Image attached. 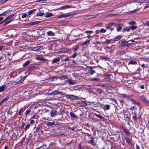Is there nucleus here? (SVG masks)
<instances>
[{
  "label": "nucleus",
  "instance_id": "nucleus-1",
  "mask_svg": "<svg viewBox=\"0 0 149 149\" xmlns=\"http://www.w3.org/2000/svg\"><path fill=\"white\" fill-rule=\"evenodd\" d=\"M44 47L42 46H38L33 47L32 49L33 51L39 52L43 49Z\"/></svg>",
  "mask_w": 149,
  "mask_h": 149
},
{
  "label": "nucleus",
  "instance_id": "nucleus-2",
  "mask_svg": "<svg viewBox=\"0 0 149 149\" xmlns=\"http://www.w3.org/2000/svg\"><path fill=\"white\" fill-rule=\"evenodd\" d=\"M68 99L72 100H80L81 99V98H80V97L78 96H76L73 95H68Z\"/></svg>",
  "mask_w": 149,
  "mask_h": 149
},
{
  "label": "nucleus",
  "instance_id": "nucleus-3",
  "mask_svg": "<svg viewBox=\"0 0 149 149\" xmlns=\"http://www.w3.org/2000/svg\"><path fill=\"white\" fill-rule=\"evenodd\" d=\"M58 94H63L61 92H59L57 90H55L53 91L49 94L50 95H56Z\"/></svg>",
  "mask_w": 149,
  "mask_h": 149
},
{
  "label": "nucleus",
  "instance_id": "nucleus-4",
  "mask_svg": "<svg viewBox=\"0 0 149 149\" xmlns=\"http://www.w3.org/2000/svg\"><path fill=\"white\" fill-rule=\"evenodd\" d=\"M57 122H55V121H53L52 122H48L47 123V126H51L52 125H58Z\"/></svg>",
  "mask_w": 149,
  "mask_h": 149
},
{
  "label": "nucleus",
  "instance_id": "nucleus-5",
  "mask_svg": "<svg viewBox=\"0 0 149 149\" xmlns=\"http://www.w3.org/2000/svg\"><path fill=\"white\" fill-rule=\"evenodd\" d=\"M124 139L129 146H130L132 145L131 142L132 140H130L129 138L127 137H125Z\"/></svg>",
  "mask_w": 149,
  "mask_h": 149
},
{
  "label": "nucleus",
  "instance_id": "nucleus-6",
  "mask_svg": "<svg viewBox=\"0 0 149 149\" xmlns=\"http://www.w3.org/2000/svg\"><path fill=\"white\" fill-rule=\"evenodd\" d=\"M133 2H136L139 3H143L144 2H149V0H135Z\"/></svg>",
  "mask_w": 149,
  "mask_h": 149
},
{
  "label": "nucleus",
  "instance_id": "nucleus-7",
  "mask_svg": "<svg viewBox=\"0 0 149 149\" xmlns=\"http://www.w3.org/2000/svg\"><path fill=\"white\" fill-rule=\"evenodd\" d=\"M123 26V25L122 24H119L118 25V27H117L116 30L118 32H119L122 29V27Z\"/></svg>",
  "mask_w": 149,
  "mask_h": 149
},
{
  "label": "nucleus",
  "instance_id": "nucleus-8",
  "mask_svg": "<svg viewBox=\"0 0 149 149\" xmlns=\"http://www.w3.org/2000/svg\"><path fill=\"white\" fill-rule=\"evenodd\" d=\"M123 130L127 136H129L130 135V133L127 129L124 128H123Z\"/></svg>",
  "mask_w": 149,
  "mask_h": 149
},
{
  "label": "nucleus",
  "instance_id": "nucleus-9",
  "mask_svg": "<svg viewBox=\"0 0 149 149\" xmlns=\"http://www.w3.org/2000/svg\"><path fill=\"white\" fill-rule=\"evenodd\" d=\"M91 139L88 141V143L91 144L93 146H94L95 143L94 142V138L93 137H91Z\"/></svg>",
  "mask_w": 149,
  "mask_h": 149
},
{
  "label": "nucleus",
  "instance_id": "nucleus-10",
  "mask_svg": "<svg viewBox=\"0 0 149 149\" xmlns=\"http://www.w3.org/2000/svg\"><path fill=\"white\" fill-rule=\"evenodd\" d=\"M60 60V57L55 58H54L52 61V63H55L59 62Z\"/></svg>",
  "mask_w": 149,
  "mask_h": 149
},
{
  "label": "nucleus",
  "instance_id": "nucleus-11",
  "mask_svg": "<svg viewBox=\"0 0 149 149\" xmlns=\"http://www.w3.org/2000/svg\"><path fill=\"white\" fill-rule=\"evenodd\" d=\"M46 34L49 36H54L55 35L56 33L51 31H49L46 33Z\"/></svg>",
  "mask_w": 149,
  "mask_h": 149
},
{
  "label": "nucleus",
  "instance_id": "nucleus-12",
  "mask_svg": "<svg viewBox=\"0 0 149 149\" xmlns=\"http://www.w3.org/2000/svg\"><path fill=\"white\" fill-rule=\"evenodd\" d=\"M17 75V71H13L11 72L10 77L14 78Z\"/></svg>",
  "mask_w": 149,
  "mask_h": 149
},
{
  "label": "nucleus",
  "instance_id": "nucleus-13",
  "mask_svg": "<svg viewBox=\"0 0 149 149\" xmlns=\"http://www.w3.org/2000/svg\"><path fill=\"white\" fill-rule=\"evenodd\" d=\"M140 99L143 102H148V101L143 96H141L140 97Z\"/></svg>",
  "mask_w": 149,
  "mask_h": 149
},
{
  "label": "nucleus",
  "instance_id": "nucleus-14",
  "mask_svg": "<svg viewBox=\"0 0 149 149\" xmlns=\"http://www.w3.org/2000/svg\"><path fill=\"white\" fill-rule=\"evenodd\" d=\"M69 50V49L67 48H62L60 51V53H65L67 52Z\"/></svg>",
  "mask_w": 149,
  "mask_h": 149
},
{
  "label": "nucleus",
  "instance_id": "nucleus-15",
  "mask_svg": "<svg viewBox=\"0 0 149 149\" xmlns=\"http://www.w3.org/2000/svg\"><path fill=\"white\" fill-rule=\"evenodd\" d=\"M110 104H106L104 105L103 107V109L104 111L106 110H109L110 109Z\"/></svg>",
  "mask_w": 149,
  "mask_h": 149
},
{
  "label": "nucleus",
  "instance_id": "nucleus-16",
  "mask_svg": "<svg viewBox=\"0 0 149 149\" xmlns=\"http://www.w3.org/2000/svg\"><path fill=\"white\" fill-rule=\"evenodd\" d=\"M122 36L120 35H118L116 36L115 38H113V41H117L120 40L122 38Z\"/></svg>",
  "mask_w": 149,
  "mask_h": 149
},
{
  "label": "nucleus",
  "instance_id": "nucleus-17",
  "mask_svg": "<svg viewBox=\"0 0 149 149\" xmlns=\"http://www.w3.org/2000/svg\"><path fill=\"white\" fill-rule=\"evenodd\" d=\"M70 5H66L65 6H63L62 7H61L59 8H58L56 10H63L64 9L68 8H70Z\"/></svg>",
  "mask_w": 149,
  "mask_h": 149
},
{
  "label": "nucleus",
  "instance_id": "nucleus-18",
  "mask_svg": "<svg viewBox=\"0 0 149 149\" xmlns=\"http://www.w3.org/2000/svg\"><path fill=\"white\" fill-rule=\"evenodd\" d=\"M57 112L56 111H51L50 112L51 116L54 117L57 115Z\"/></svg>",
  "mask_w": 149,
  "mask_h": 149
},
{
  "label": "nucleus",
  "instance_id": "nucleus-19",
  "mask_svg": "<svg viewBox=\"0 0 149 149\" xmlns=\"http://www.w3.org/2000/svg\"><path fill=\"white\" fill-rule=\"evenodd\" d=\"M74 34H73V36L75 37H78L81 35H82L83 34L82 33H78V31L77 30H74Z\"/></svg>",
  "mask_w": 149,
  "mask_h": 149
},
{
  "label": "nucleus",
  "instance_id": "nucleus-20",
  "mask_svg": "<svg viewBox=\"0 0 149 149\" xmlns=\"http://www.w3.org/2000/svg\"><path fill=\"white\" fill-rule=\"evenodd\" d=\"M6 86L4 85H2L0 86V93L2 92L3 91L5 90Z\"/></svg>",
  "mask_w": 149,
  "mask_h": 149
},
{
  "label": "nucleus",
  "instance_id": "nucleus-21",
  "mask_svg": "<svg viewBox=\"0 0 149 149\" xmlns=\"http://www.w3.org/2000/svg\"><path fill=\"white\" fill-rule=\"evenodd\" d=\"M130 31V26L124 27L123 31V32L127 31L129 32Z\"/></svg>",
  "mask_w": 149,
  "mask_h": 149
},
{
  "label": "nucleus",
  "instance_id": "nucleus-22",
  "mask_svg": "<svg viewBox=\"0 0 149 149\" xmlns=\"http://www.w3.org/2000/svg\"><path fill=\"white\" fill-rule=\"evenodd\" d=\"M137 63L136 61L134 60H130L128 63V65H136Z\"/></svg>",
  "mask_w": 149,
  "mask_h": 149
},
{
  "label": "nucleus",
  "instance_id": "nucleus-23",
  "mask_svg": "<svg viewBox=\"0 0 149 149\" xmlns=\"http://www.w3.org/2000/svg\"><path fill=\"white\" fill-rule=\"evenodd\" d=\"M70 115L71 118H77V117L72 112H71L70 113Z\"/></svg>",
  "mask_w": 149,
  "mask_h": 149
},
{
  "label": "nucleus",
  "instance_id": "nucleus-24",
  "mask_svg": "<svg viewBox=\"0 0 149 149\" xmlns=\"http://www.w3.org/2000/svg\"><path fill=\"white\" fill-rule=\"evenodd\" d=\"M14 14H12L7 17H6L7 21H10L11 22L12 21L11 19H12V17L14 16Z\"/></svg>",
  "mask_w": 149,
  "mask_h": 149
},
{
  "label": "nucleus",
  "instance_id": "nucleus-25",
  "mask_svg": "<svg viewBox=\"0 0 149 149\" xmlns=\"http://www.w3.org/2000/svg\"><path fill=\"white\" fill-rule=\"evenodd\" d=\"M38 23V22H31L27 23L26 24V26H30L31 25H34L37 24Z\"/></svg>",
  "mask_w": 149,
  "mask_h": 149
},
{
  "label": "nucleus",
  "instance_id": "nucleus-26",
  "mask_svg": "<svg viewBox=\"0 0 149 149\" xmlns=\"http://www.w3.org/2000/svg\"><path fill=\"white\" fill-rule=\"evenodd\" d=\"M90 42V40H86L81 43V45H86L87 44H89Z\"/></svg>",
  "mask_w": 149,
  "mask_h": 149
},
{
  "label": "nucleus",
  "instance_id": "nucleus-27",
  "mask_svg": "<svg viewBox=\"0 0 149 149\" xmlns=\"http://www.w3.org/2000/svg\"><path fill=\"white\" fill-rule=\"evenodd\" d=\"M30 62L31 61L29 60L26 61L23 64V67H25L27 66L30 63Z\"/></svg>",
  "mask_w": 149,
  "mask_h": 149
},
{
  "label": "nucleus",
  "instance_id": "nucleus-28",
  "mask_svg": "<svg viewBox=\"0 0 149 149\" xmlns=\"http://www.w3.org/2000/svg\"><path fill=\"white\" fill-rule=\"evenodd\" d=\"M79 103L83 107H84L87 105V103L85 101H81Z\"/></svg>",
  "mask_w": 149,
  "mask_h": 149
},
{
  "label": "nucleus",
  "instance_id": "nucleus-29",
  "mask_svg": "<svg viewBox=\"0 0 149 149\" xmlns=\"http://www.w3.org/2000/svg\"><path fill=\"white\" fill-rule=\"evenodd\" d=\"M36 9H33L30 11H29L28 12V13L29 15H30L31 14H32L33 13H34L36 11Z\"/></svg>",
  "mask_w": 149,
  "mask_h": 149
},
{
  "label": "nucleus",
  "instance_id": "nucleus-30",
  "mask_svg": "<svg viewBox=\"0 0 149 149\" xmlns=\"http://www.w3.org/2000/svg\"><path fill=\"white\" fill-rule=\"evenodd\" d=\"M111 26V25L110 24V22H109L105 25V27L106 29H109Z\"/></svg>",
  "mask_w": 149,
  "mask_h": 149
},
{
  "label": "nucleus",
  "instance_id": "nucleus-31",
  "mask_svg": "<svg viewBox=\"0 0 149 149\" xmlns=\"http://www.w3.org/2000/svg\"><path fill=\"white\" fill-rule=\"evenodd\" d=\"M110 23L111 25V26H114L116 27H118V25L119 24H116L115 23L113 22H110Z\"/></svg>",
  "mask_w": 149,
  "mask_h": 149
},
{
  "label": "nucleus",
  "instance_id": "nucleus-32",
  "mask_svg": "<svg viewBox=\"0 0 149 149\" xmlns=\"http://www.w3.org/2000/svg\"><path fill=\"white\" fill-rule=\"evenodd\" d=\"M131 45L130 43H125L122 46L124 47H129Z\"/></svg>",
  "mask_w": 149,
  "mask_h": 149
},
{
  "label": "nucleus",
  "instance_id": "nucleus-33",
  "mask_svg": "<svg viewBox=\"0 0 149 149\" xmlns=\"http://www.w3.org/2000/svg\"><path fill=\"white\" fill-rule=\"evenodd\" d=\"M128 24L131 26L135 25L136 24V22L135 21H132L129 22L128 23Z\"/></svg>",
  "mask_w": 149,
  "mask_h": 149
},
{
  "label": "nucleus",
  "instance_id": "nucleus-34",
  "mask_svg": "<svg viewBox=\"0 0 149 149\" xmlns=\"http://www.w3.org/2000/svg\"><path fill=\"white\" fill-rule=\"evenodd\" d=\"M44 13L39 12L37 13L36 14V16H42L44 15Z\"/></svg>",
  "mask_w": 149,
  "mask_h": 149
},
{
  "label": "nucleus",
  "instance_id": "nucleus-35",
  "mask_svg": "<svg viewBox=\"0 0 149 149\" xmlns=\"http://www.w3.org/2000/svg\"><path fill=\"white\" fill-rule=\"evenodd\" d=\"M95 115L98 118L100 119H104V117H102L101 115H98V114H95Z\"/></svg>",
  "mask_w": 149,
  "mask_h": 149
},
{
  "label": "nucleus",
  "instance_id": "nucleus-36",
  "mask_svg": "<svg viewBox=\"0 0 149 149\" xmlns=\"http://www.w3.org/2000/svg\"><path fill=\"white\" fill-rule=\"evenodd\" d=\"M68 82L71 85H74L76 84L74 82L71 80H68Z\"/></svg>",
  "mask_w": 149,
  "mask_h": 149
},
{
  "label": "nucleus",
  "instance_id": "nucleus-37",
  "mask_svg": "<svg viewBox=\"0 0 149 149\" xmlns=\"http://www.w3.org/2000/svg\"><path fill=\"white\" fill-rule=\"evenodd\" d=\"M79 149H88V148L87 147L85 146H83L82 147H81V144H79Z\"/></svg>",
  "mask_w": 149,
  "mask_h": 149
},
{
  "label": "nucleus",
  "instance_id": "nucleus-38",
  "mask_svg": "<svg viewBox=\"0 0 149 149\" xmlns=\"http://www.w3.org/2000/svg\"><path fill=\"white\" fill-rule=\"evenodd\" d=\"M130 30L131 29L132 30H135L137 28V26H135L134 25L131 26L130 27Z\"/></svg>",
  "mask_w": 149,
  "mask_h": 149
},
{
  "label": "nucleus",
  "instance_id": "nucleus-39",
  "mask_svg": "<svg viewBox=\"0 0 149 149\" xmlns=\"http://www.w3.org/2000/svg\"><path fill=\"white\" fill-rule=\"evenodd\" d=\"M30 109L29 108H28L26 111L25 114H26V116H27L28 114H29L30 113Z\"/></svg>",
  "mask_w": 149,
  "mask_h": 149
},
{
  "label": "nucleus",
  "instance_id": "nucleus-40",
  "mask_svg": "<svg viewBox=\"0 0 149 149\" xmlns=\"http://www.w3.org/2000/svg\"><path fill=\"white\" fill-rule=\"evenodd\" d=\"M53 14L52 13H47L45 14V17H49L52 16Z\"/></svg>",
  "mask_w": 149,
  "mask_h": 149
},
{
  "label": "nucleus",
  "instance_id": "nucleus-41",
  "mask_svg": "<svg viewBox=\"0 0 149 149\" xmlns=\"http://www.w3.org/2000/svg\"><path fill=\"white\" fill-rule=\"evenodd\" d=\"M121 95H122V96L123 97H127L129 98L131 96L130 95H127L126 94H125V93L122 94Z\"/></svg>",
  "mask_w": 149,
  "mask_h": 149
},
{
  "label": "nucleus",
  "instance_id": "nucleus-42",
  "mask_svg": "<svg viewBox=\"0 0 149 149\" xmlns=\"http://www.w3.org/2000/svg\"><path fill=\"white\" fill-rule=\"evenodd\" d=\"M130 41V40H128V41H123L122 40L121 42V46H122L124 44L127 43Z\"/></svg>",
  "mask_w": 149,
  "mask_h": 149
},
{
  "label": "nucleus",
  "instance_id": "nucleus-43",
  "mask_svg": "<svg viewBox=\"0 0 149 149\" xmlns=\"http://www.w3.org/2000/svg\"><path fill=\"white\" fill-rule=\"evenodd\" d=\"M30 127V125L29 124H27L25 126L24 129L26 131Z\"/></svg>",
  "mask_w": 149,
  "mask_h": 149
},
{
  "label": "nucleus",
  "instance_id": "nucleus-44",
  "mask_svg": "<svg viewBox=\"0 0 149 149\" xmlns=\"http://www.w3.org/2000/svg\"><path fill=\"white\" fill-rule=\"evenodd\" d=\"M90 74L91 75L93 74L95 72V71L93 69H90Z\"/></svg>",
  "mask_w": 149,
  "mask_h": 149
},
{
  "label": "nucleus",
  "instance_id": "nucleus-45",
  "mask_svg": "<svg viewBox=\"0 0 149 149\" xmlns=\"http://www.w3.org/2000/svg\"><path fill=\"white\" fill-rule=\"evenodd\" d=\"M24 111V110L23 108H22L19 110V116H20L21 115V114L22 113L23 111Z\"/></svg>",
  "mask_w": 149,
  "mask_h": 149
},
{
  "label": "nucleus",
  "instance_id": "nucleus-46",
  "mask_svg": "<svg viewBox=\"0 0 149 149\" xmlns=\"http://www.w3.org/2000/svg\"><path fill=\"white\" fill-rule=\"evenodd\" d=\"M132 102L133 103L137 104V105H139L140 103L134 100H132Z\"/></svg>",
  "mask_w": 149,
  "mask_h": 149
},
{
  "label": "nucleus",
  "instance_id": "nucleus-47",
  "mask_svg": "<svg viewBox=\"0 0 149 149\" xmlns=\"http://www.w3.org/2000/svg\"><path fill=\"white\" fill-rule=\"evenodd\" d=\"M106 31V30L102 28L100 30V32L102 33H105Z\"/></svg>",
  "mask_w": 149,
  "mask_h": 149
},
{
  "label": "nucleus",
  "instance_id": "nucleus-48",
  "mask_svg": "<svg viewBox=\"0 0 149 149\" xmlns=\"http://www.w3.org/2000/svg\"><path fill=\"white\" fill-rule=\"evenodd\" d=\"M93 33V31H86L84 32V33Z\"/></svg>",
  "mask_w": 149,
  "mask_h": 149
},
{
  "label": "nucleus",
  "instance_id": "nucleus-49",
  "mask_svg": "<svg viewBox=\"0 0 149 149\" xmlns=\"http://www.w3.org/2000/svg\"><path fill=\"white\" fill-rule=\"evenodd\" d=\"M137 116L136 115V114L135 113L134 114V115L133 116L132 118L134 121H135L137 120Z\"/></svg>",
  "mask_w": 149,
  "mask_h": 149
},
{
  "label": "nucleus",
  "instance_id": "nucleus-50",
  "mask_svg": "<svg viewBox=\"0 0 149 149\" xmlns=\"http://www.w3.org/2000/svg\"><path fill=\"white\" fill-rule=\"evenodd\" d=\"M145 87V85L144 84L140 85L139 86V88L141 89H144Z\"/></svg>",
  "mask_w": 149,
  "mask_h": 149
},
{
  "label": "nucleus",
  "instance_id": "nucleus-51",
  "mask_svg": "<svg viewBox=\"0 0 149 149\" xmlns=\"http://www.w3.org/2000/svg\"><path fill=\"white\" fill-rule=\"evenodd\" d=\"M112 40L111 39H107V40H106V41H105V43L107 44H108Z\"/></svg>",
  "mask_w": 149,
  "mask_h": 149
},
{
  "label": "nucleus",
  "instance_id": "nucleus-52",
  "mask_svg": "<svg viewBox=\"0 0 149 149\" xmlns=\"http://www.w3.org/2000/svg\"><path fill=\"white\" fill-rule=\"evenodd\" d=\"M139 10V9H136L133 11H131V13H136Z\"/></svg>",
  "mask_w": 149,
  "mask_h": 149
},
{
  "label": "nucleus",
  "instance_id": "nucleus-53",
  "mask_svg": "<svg viewBox=\"0 0 149 149\" xmlns=\"http://www.w3.org/2000/svg\"><path fill=\"white\" fill-rule=\"evenodd\" d=\"M22 82H23V81H22V80L21 79H20L19 80L17 81V82H16L15 83V84H16V85L18 84H19L21 83Z\"/></svg>",
  "mask_w": 149,
  "mask_h": 149
},
{
  "label": "nucleus",
  "instance_id": "nucleus-54",
  "mask_svg": "<svg viewBox=\"0 0 149 149\" xmlns=\"http://www.w3.org/2000/svg\"><path fill=\"white\" fill-rule=\"evenodd\" d=\"M89 69H93L96 68H97V67L96 66H93V67H91V66H88V67Z\"/></svg>",
  "mask_w": 149,
  "mask_h": 149
},
{
  "label": "nucleus",
  "instance_id": "nucleus-55",
  "mask_svg": "<svg viewBox=\"0 0 149 149\" xmlns=\"http://www.w3.org/2000/svg\"><path fill=\"white\" fill-rule=\"evenodd\" d=\"M76 128V127L75 126H74L73 127H69L68 128L69 129H70L72 130L73 131H74L75 130V128Z\"/></svg>",
  "mask_w": 149,
  "mask_h": 149
},
{
  "label": "nucleus",
  "instance_id": "nucleus-56",
  "mask_svg": "<svg viewBox=\"0 0 149 149\" xmlns=\"http://www.w3.org/2000/svg\"><path fill=\"white\" fill-rule=\"evenodd\" d=\"M110 100H112L114 102H115L116 104H117V102L116 99H115L114 98H110Z\"/></svg>",
  "mask_w": 149,
  "mask_h": 149
},
{
  "label": "nucleus",
  "instance_id": "nucleus-57",
  "mask_svg": "<svg viewBox=\"0 0 149 149\" xmlns=\"http://www.w3.org/2000/svg\"><path fill=\"white\" fill-rule=\"evenodd\" d=\"M124 115L125 118L127 119L128 120H129V118L127 114H124Z\"/></svg>",
  "mask_w": 149,
  "mask_h": 149
},
{
  "label": "nucleus",
  "instance_id": "nucleus-58",
  "mask_svg": "<svg viewBox=\"0 0 149 149\" xmlns=\"http://www.w3.org/2000/svg\"><path fill=\"white\" fill-rule=\"evenodd\" d=\"M79 48V46L77 45L73 49L74 51H76Z\"/></svg>",
  "mask_w": 149,
  "mask_h": 149
},
{
  "label": "nucleus",
  "instance_id": "nucleus-59",
  "mask_svg": "<svg viewBox=\"0 0 149 149\" xmlns=\"http://www.w3.org/2000/svg\"><path fill=\"white\" fill-rule=\"evenodd\" d=\"M125 52L124 51H120V55H123L125 54Z\"/></svg>",
  "mask_w": 149,
  "mask_h": 149
},
{
  "label": "nucleus",
  "instance_id": "nucleus-60",
  "mask_svg": "<svg viewBox=\"0 0 149 149\" xmlns=\"http://www.w3.org/2000/svg\"><path fill=\"white\" fill-rule=\"evenodd\" d=\"M30 123L31 125H33L35 123V121L34 120H30Z\"/></svg>",
  "mask_w": 149,
  "mask_h": 149
},
{
  "label": "nucleus",
  "instance_id": "nucleus-61",
  "mask_svg": "<svg viewBox=\"0 0 149 149\" xmlns=\"http://www.w3.org/2000/svg\"><path fill=\"white\" fill-rule=\"evenodd\" d=\"M27 16V15L26 14L24 13L22 14V18L26 17Z\"/></svg>",
  "mask_w": 149,
  "mask_h": 149
},
{
  "label": "nucleus",
  "instance_id": "nucleus-62",
  "mask_svg": "<svg viewBox=\"0 0 149 149\" xmlns=\"http://www.w3.org/2000/svg\"><path fill=\"white\" fill-rule=\"evenodd\" d=\"M3 19V17H0V24L3 23L2 21Z\"/></svg>",
  "mask_w": 149,
  "mask_h": 149
},
{
  "label": "nucleus",
  "instance_id": "nucleus-63",
  "mask_svg": "<svg viewBox=\"0 0 149 149\" xmlns=\"http://www.w3.org/2000/svg\"><path fill=\"white\" fill-rule=\"evenodd\" d=\"M69 58L68 57L67 58L62 59L63 61H64L65 62L67 61H69Z\"/></svg>",
  "mask_w": 149,
  "mask_h": 149
},
{
  "label": "nucleus",
  "instance_id": "nucleus-64",
  "mask_svg": "<svg viewBox=\"0 0 149 149\" xmlns=\"http://www.w3.org/2000/svg\"><path fill=\"white\" fill-rule=\"evenodd\" d=\"M8 99V98L7 97H6L5 98L3 99L2 100V102H6L7 101Z\"/></svg>",
  "mask_w": 149,
  "mask_h": 149
}]
</instances>
